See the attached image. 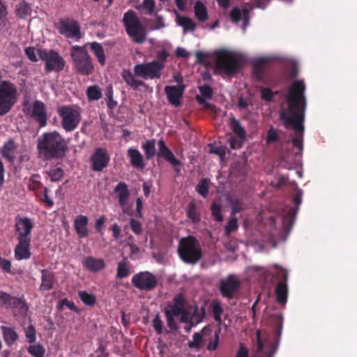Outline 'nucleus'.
Listing matches in <instances>:
<instances>
[{"instance_id":"obj_1","label":"nucleus","mask_w":357,"mask_h":357,"mask_svg":"<svg viewBox=\"0 0 357 357\" xmlns=\"http://www.w3.org/2000/svg\"><path fill=\"white\" fill-rule=\"evenodd\" d=\"M305 91V86L303 80L294 82L289 88L286 98L288 108L287 110H282L280 113V119L284 126H292L296 131V136L292 139V143L301 151L303 148V122L306 107Z\"/></svg>"},{"instance_id":"obj_2","label":"nucleus","mask_w":357,"mask_h":357,"mask_svg":"<svg viewBox=\"0 0 357 357\" xmlns=\"http://www.w3.org/2000/svg\"><path fill=\"white\" fill-rule=\"evenodd\" d=\"M68 142L57 131L43 133L37 139V150L44 160L63 159L68 152Z\"/></svg>"},{"instance_id":"obj_3","label":"nucleus","mask_w":357,"mask_h":357,"mask_svg":"<svg viewBox=\"0 0 357 357\" xmlns=\"http://www.w3.org/2000/svg\"><path fill=\"white\" fill-rule=\"evenodd\" d=\"M177 252L181 259L188 264H197L202 258L200 243L194 236H188L180 239Z\"/></svg>"},{"instance_id":"obj_4","label":"nucleus","mask_w":357,"mask_h":357,"mask_svg":"<svg viewBox=\"0 0 357 357\" xmlns=\"http://www.w3.org/2000/svg\"><path fill=\"white\" fill-rule=\"evenodd\" d=\"M126 33L137 44H142L146 39V29L141 23L135 11L129 10L122 20Z\"/></svg>"},{"instance_id":"obj_5","label":"nucleus","mask_w":357,"mask_h":357,"mask_svg":"<svg viewBox=\"0 0 357 357\" xmlns=\"http://www.w3.org/2000/svg\"><path fill=\"white\" fill-rule=\"evenodd\" d=\"M73 61V67L82 75H90L94 71L93 61L85 47L73 45L70 50Z\"/></svg>"},{"instance_id":"obj_6","label":"nucleus","mask_w":357,"mask_h":357,"mask_svg":"<svg viewBox=\"0 0 357 357\" xmlns=\"http://www.w3.org/2000/svg\"><path fill=\"white\" fill-rule=\"evenodd\" d=\"M215 66L231 76L239 71L241 61L234 53L222 50L215 53Z\"/></svg>"},{"instance_id":"obj_7","label":"nucleus","mask_w":357,"mask_h":357,"mask_svg":"<svg viewBox=\"0 0 357 357\" xmlns=\"http://www.w3.org/2000/svg\"><path fill=\"white\" fill-rule=\"evenodd\" d=\"M57 112L61 119V126L66 132L75 130L81 121L80 108L77 106H62Z\"/></svg>"},{"instance_id":"obj_8","label":"nucleus","mask_w":357,"mask_h":357,"mask_svg":"<svg viewBox=\"0 0 357 357\" xmlns=\"http://www.w3.org/2000/svg\"><path fill=\"white\" fill-rule=\"evenodd\" d=\"M163 68L162 62L152 61L135 65L133 71L136 76L144 79H153L161 77Z\"/></svg>"},{"instance_id":"obj_9","label":"nucleus","mask_w":357,"mask_h":357,"mask_svg":"<svg viewBox=\"0 0 357 357\" xmlns=\"http://www.w3.org/2000/svg\"><path fill=\"white\" fill-rule=\"evenodd\" d=\"M55 27L59 33L66 38L73 39L79 41L82 38L79 24L73 18L60 19L56 24Z\"/></svg>"},{"instance_id":"obj_10","label":"nucleus","mask_w":357,"mask_h":357,"mask_svg":"<svg viewBox=\"0 0 357 357\" xmlns=\"http://www.w3.org/2000/svg\"><path fill=\"white\" fill-rule=\"evenodd\" d=\"M38 56L40 59L45 61V71L46 73L60 72L64 68V59L53 50L48 51L45 49H38Z\"/></svg>"},{"instance_id":"obj_11","label":"nucleus","mask_w":357,"mask_h":357,"mask_svg":"<svg viewBox=\"0 0 357 357\" xmlns=\"http://www.w3.org/2000/svg\"><path fill=\"white\" fill-rule=\"evenodd\" d=\"M17 91L14 84L1 81V116L10 111L17 102Z\"/></svg>"},{"instance_id":"obj_12","label":"nucleus","mask_w":357,"mask_h":357,"mask_svg":"<svg viewBox=\"0 0 357 357\" xmlns=\"http://www.w3.org/2000/svg\"><path fill=\"white\" fill-rule=\"evenodd\" d=\"M274 267L278 268L276 277L280 280L275 289L276 301L281 305H284L288 297L287 279L289 273L287 270L280 267L278 264H275Z\"/></svg>"},{"instance_id":"obj_13","label":"nucleus","mask_w":357,"mask_h":357,"mask_svg":"<svg viewBox=\"0 0 357 357\" xmlns=\"http://www.w3.org/2000/svg\"><path fill=\"white\" fill-rule=\"evenodd\" d=\"M131 281L135 288L146 291L153 290L158 284L157 277L149 271H142L134 275Z\"/></svg>"},{"instance_id":"obj_14","label":"nucleus","mask_w":357,"mask_h":357,"mask_svg":"<svg viewBox=\"0 0 357 357\" xmlns=\"http://www.w3.org/2000/svg\"><path fill=\"white\" fill-rule=\"evenodd\" d=\"M240 287L241 283L234 275H229L225 279L220 281V292L222 297L227 299L235 298Z\"/></svg>"},{"instance_id":"obj_15","label":"nucleus","mask_w":357,"mask_h":357,"mask_svg":"<svg viewBox=\"0 0 357 357\" xmlns=\"http://www.w3.org/2000/svg\"><path fill=\"white\" fill-rule=\"evenodd\" d=\"M109 161L107 150L105 148H96L90 158L91 168L94 172H102L107 167Z\"/></svg>"},{"instance_id":"obj_16","label":"nucleus","mask_w":357,"mask_h":357,"mask_svg":"<svg viewBox=\"0 0 357 357\" xmlns=\"http://www.w3.org/2000/svg\"><path fill=\"white\" fill-rule=\"evenodd\" d=\"M1 304L16 310L15 313L22 316H26L28 306L25 301L20 298L11 296L10 294L1 291Z\"/></svg>"},{"instance_id":"obj_17","label":"nucleus","mask_w":357,"mask_h":357,"mask_svg":"<svg viewBox=\"0 0 357 357\" xmlns=\"http://www.w3.org/2000/svg\"><path fill=\"white\" fill-rule=\"evenodd\" d=\"M15 227L17 232V239H31L30 235L33 228V223L31 218L16 217Z\"/></svg>"},{"instance_id":"obj_18","label":"nucleus","mask_w":357,"mask_h":357,"mask_svg":"<svg viewBox=\"0 0 357 357\" xmlns=\"http://www.w3.org/2000/svg\"><path fill=\"white\" fill-rule=\"evenodd\" d=\"M158 151L157 153L158 158H162L174 167L176 173H180L181 169L178 167L181 165V162L177 158H176L173 152L166 145L165 142L162 139H160L158 142Z\"/></svg>"},{"instance_id":"obj_19","label":"nucleus","mask_w":357,"mask_h":357,"mask_svg":"<svg viewBox=\"0 0 357 357\" xmlns=\"http://www.w3.org/2000/svg\"><path fill=\"white\" fill-rule=\"evenodd\" d=\"M158 151L157 153L158 158H162L174 167L176 173H180L181 169L178 167L181 165V162L177 158H176L173 152L166 145L165 142L162 139H160L158 142Z\"/></svg>"},{"instance_id":"obj_20","label":"nucleus","mask_w":357,"mask_h":357,"mask_svg":"<svg viewBox=\"0 0 357 357\" xmlns=\"http://www.w3.org/2000/svg\"><path fill=\"white\" fill-rule=\"evenodd\" d=\"M39 124L40 127L47 125V115L45 104L40 100H36L32 105L31 114H29Z\"/></svg>"},{"instance_id":"obj_21","label":"nucleus","mask_w":357,"mask_h":357,"mask_svg":"<svg viewBox=\"0 0 357 357\" xmlns=\"http://www.w3.org/2000/svg\"><path fill=\"white\" fill-rule=\"evenodd\" d=\"M184 90L185 86L183 84L180 86H166L165 87V92L167 94L169 102L175 107H179Z\"/></svg>"},{"instance_id":"obj_22","label":"nucleus","mask_w":357,"mask_h":357,"mask_svg":"<svg viewBox=\"0 0 357 357\" xmlns=\"http://www.w3.org/2000/svg\"><path fill=\"white\" fill-rule=\"evenodd\" d=\"M14 256L18 261L29 259L31 256V239H17V244L14 249Z\"/></svg>"},{"instance_id":"obj_23","label":"nucleus","mask_w":357,"mask_h":357,"mask_svg":"<svg viewBox=\"0 0 357 357\" xmlns=\"http://www.w3.org/2000/svg\"><path fill=\"white\" fill-rule=\"evenodd\" d=\"M18 154L17 146L12 139L6 142L1 148V156L10 162H14Z\"/></svg>"},{"instance_id":"obj_24","label":"nucleus","mask_w":357,"mask_h":357,"mask_svg":"<svg viewBox=\"0 0 357 357\" xmlns=\"http://www.w3.org/2000/svg\"><path fill=\"white\" fill-rule=\"evenodd\" d=\"M41 273V284L39 289L40 291H49L54 287V283L56 282L54 273L47 269H42Z\"/></svg>"},{"instance_id":"obj_25","label":"nucleus","mask_w":357,"mask_h":357,"mask_svg":"<svg viewBox=\"0 0 357 357\" xmlns=\"http://www.w3.org/2000/svg\"><path fill=\"white\" fill-rule=\"evenodd\" d=\"M88 223L89 218L86 216L79 215L76 217L74 222V227L79 238H83L89 236Z\"/></svg>"},{"instance_id":"obj_26","label":"nucleus","mask_w":357,"mask_h":357,"mask_svg":"<svg viewBox=\"0 0 357 357\" xmlns=\"http://www.w3.org/2000/svg\"><path fill=\"white\" fill-rule=\"evenodd\" d=\"M185 215L192 223L197 225L201 222L202 210L195 201H191L185 209Z\"/></svg>"},{"instance_id":"obj_27","label":"nucleus","mask_w":357,"mask_h":357,"mask_svg":"<svg viewBox=\"0 0 357 357\" xmlns=\"http://www.w3.org/2000/svg\"><path fill=\"white\" fill-rule=\"evenodd\" d=\"M127 155L132 167L141 169L145 167L143 156L138 149L135 148L128 149Z\"/></svg>"},{"instance_id":"obj_28","label":"nucleus","mask_w":357,"mask_h":357,"mask_svg":"<svg viewBox=\"0 0 357 357\" xmlns=\"http://www.w3.org/2000/svg\"><path fill=\"white\" fill-rule=\"evenodd\" d=\"M230 17L234 23H238L242 20L244 28H245L249 22L250 12L246 8L241 11L239 8L234 7L230 13Z\"/></svg>"},{"instance_id":"obj_29","label":"nucleus","mask_w":357,"mask_h":357,"mask_svg":"<svg viewBox=\"0 0 357 357\" xmlns=\"http://www.w3.org/2000/svg\"><path fill=\"white\" fill-rule=\"evenodd\" d=\"M135 76V73H132L129 70L124 69L121 73L123 79L132 89L136 90L139 86H146V84L143 81L137 79Z\"/></svg>"},{"instance_id":"obj_30","label":"nucleus","mask_w":357,"mask_h":357,"mask_svg":"<svg viewBox=\"0 0 357 357\" xmlns=\"http://www.w3.org/2000/svg\"><path fill=\"white\" fill-rule=\"evenodd\" d=\"M114 192L118 197L119 205L121 206H126L130 196V192L126 183L119 182L115 187Z\"/></svg>"},{"instance_id":"obj_31","label":"nucleus","mask_w":357,"mask_h":357,"mask_svg":"<svg viewBox=\"0 0 357 357\" xmlns=\"http://www.w3.org/2000/svg\"><path fill=\"white\" fill-rule=\"evenodd\" d=\"M86 268L92 272H97L105 268V264L103 259H96L93 257H87L83 261Z\"/></svg>"},{"instance_id":"obj_32","label":"nucleus","mask_w":357,"mask_h":357,"mask_svg":"<svg viewBox=\"0 0 357 357\" xmlns=\"http://www.w3.org/2000/svg\"><path fill=\"white\" fill-rule=\"evenodd\" d=\"M3 340L8 346L13 345L18 339V335L13 328L1 326Z\"/></svg>"},{"instance_id":"obj_33","label":"nucleus","mask_w":357,"mask_h":357,"mask_svg":"<svg viewBox=\"0 0 357 357\" xmlns=\"http://www.w3.org/2000/svg\"><path fill=\"white\" fill-rule=\"evenodd\" d=\"M15 13L20 18L25 19L31 14V6L24 0H22L16 5Z\"/></svg>"},{"instance_id":"obj_34","label":"nucleus","mask_w":357,"mask_h":357,"mask_svg":"<svg viewBox=\"0 0 357 357\" xmlns=\"http://www.w3.org/2000/svg\"><path fill=\"white\" fill-rule=\"evenodd\" d=\"M194 11L196 18L199 22H204L208 19L206 7L202 1H197L195 2L194 6Z\"/></svg>"},{"instance_id":"obj_35","label":"nucleus","mask_w":357,"mask_h":357,"mask_svg":"<svg viewBox=\"0 0 357 357\" xmlns=\"http://www.w3.org/2000/svg\"><path fill=\"white\" fill-rule=\"evenodd\" d=\"M91 50L93 52L94 55L97 58V60L100 66L105 64V55L102 45L97 42H93L89 43Z\"/></svg>"},{"instance_id":"obj_36","label":"nucleus","mask_w":357,"mask_h":357,"mask_svg":"<svg viewBox=\"0 0 357 357\" xmlns=\"http://www.w3.org/2000/svg\"><path fill=\"white\" fill-rule=\"evenodd\" d=\"M142 149L144 151L146 159L149 160L153 158L156 153L155 140L151 139L142 144Z\"/></svg>"},{"instance_id":"obj_37","label":"nucleus","mask_w":357,"mask_h":357,"mask_svg":"<svg viewBox=\"0 0 357 357\" xmlns=\"http://www.w3.org/2000/svg\"><path fill=\"white\" fill-rule=\"evenodd\" d=\"M229 127L233 132L240 139H243L245 137V130L241 126V124L238 120L235 117L230 119Z\"/></svg>"},{"instance_id":"obj_38","label":"nucleus","mask_w":357,"mask_h":357,"mask_svg":"<svg viewBox=\"0 0 357 357\" xmlns=\"http://www.w3.org/2000/svg\"><path fill=\"white\" fill-rule=\"evenodd\" d=\"M177 23L181 26L185 31H194L196 28V24L188 17L178 16Z\"/></svg>"},{"instance_id":"obj_39","label":"nucleus","mask_w":357,"mask_h":357,"mask_svg":"<svg viewBox=\"0 0 357 357\" xmlns=\"http://www.w3.org/2000/svg\"><path fill=\"white\" fill-rule=\"evenodd\" d=\"M296 215V211L293 208H290L288 212L282 218V225L285 230H290L293 224Z\"/></svg>"},{"instance_id":"obj_40","label":"nucleus","mask_w":357,"mask_h":357,"mask_svg":"<svg viewBox=\"0 0 357 357\" xmlns=\"http://www.w3.org/2000/svg\"><path fill=\"white\" fill-rule=\"evenodd\" d=\"M204 342L203 335L200 333H195L192 335V341L188 343V347L190 349L199 350Z\"/></svg>"},{"instance_id":"obj_41","label":"nucleus","mask_w":357,"mask_h":357,"mask_svg":"<svg viewBox=\"0 0 357 357\" xmlns=\"http://www.w3.org/2000/svg\"><path fill=\"white\" fill-rule=\"evenodd\" d=\"M87 98L89 100H98L102 97V92L97 85L90 86L86 89Z\"/></svg>"},{"instance_id":"obj_42","label":"nucleus","mask_w":357,"mask_h":357,"mask_svg":"<svg viewBox=\"0 0 357 357\" xmlns=\"http://www.w3.org/2000/svg\"><path fill=\"white\" fill-rule=\"evenodd\" d=\"M29 189L36 192H39L43 187L42 183L40 181V176L38 174L32 175L29 180Z\"/></svg>"},{"instance_id":"obj_43","label":"nucleus","mask_w":357,"mask_h":357,"mask_svg":"<svg viewBox=\"0 0 357 357\" xmlns=\"http://www.w3.org/2000/svg\"><path fill=\"white\" fill-rule=\"evenodd\" d=\"M80 300L88 306H93L96 303V296L93 294H89L85 291H79L78 293Z\"/></svg>"},{"instance_id":"obj_44","label":"nucleus","mask_w":357,"mask_h":357,"mask_svg":"<svg viewBox=\"0 0 357 357\" xmlns=\"http://www.w3.org/2000/svg\"><path fill=\"white\" fill-rule=\"evenodd\" d=\"M27 351L33 357H44L45 349L43 345L38 344L30 345L27 348Z\"/></svg>"},{"instance_id":"obj_45","label":"nucleus","mask_w":357,"mask_h":357,"mask_svg":"<svg viewBox=\"0 0 357 357\" xmlns=\"http://www.w3.org/2000/svg\"><path fill=\"white\" fill-rule=\"evenodd\" d=\"M229 204L231 207V215H234L235 214L240 213L246 208L245 203L238 199H231L229 201Z\"/></svg>"},{"instance_id":"obj_46","label":"nucleus","mask_w":357,"mask_h":357,"mask_svg":"<svg viewBox=\"0 0 357 357\" xmlns=\"http://www.w3.org/2000/svg\"><path fill=\"white\" fill-rule=\"evenodd\" d=\"M208 182L206 178H202L196 187V191L204 198H206L209 194Z\"/></svg>"},{"instance_id":"obj_47","label":"nucleus","mask_w":357,"mask_h":357,"mask_svg":"<svg viewBox=\"0 0 357 357\" xmlns=\"http://www.w3.org/2000/svg\"><path fill=\"white\" fill-rule=\"evenodd\" d=\"M211 215L214 219L218 222L223 220V215L222 214V206L216 202H213L211 206Z\"/></svg>"},{"instance_id":"obj_48","label":"nucleus","mask_w":357,"mask_h":357,"mask_svg":"<svg viewBox=\"0 0 357 357\" xmlns=\"http://www.w3.org/2000/svg\"><path fill=\"white\" fill-rule=\"evenodd\" d=\"M130 273V270L124 261H120L118 264L116 278L119 279L127 278Z\"/></svg>"},{"instance_id":"obj_49","label":"nucleus","mask_w":357,"mask_h":357,"mask_svg":"<svg viewBox=\"0 0 357 357\" xmlns=\"http://www.w3.org/2000/svg\"><path fill=\"white\" fill-rule=\"evenodd\" d=\"M1 270L12 275L21 274L22 272L20 269L13 268L9 260L3 259H1Z\"/></svg>"},{"instance_id":"obj_50","label":"nucleus","mask_w":357,"mask_h":357,"mask_svg":"<svg viewBox=\"0 0 357 357\" xmlns=\"http://www.w3.org/2000/svg\"><path fill=\"white\" fill-rule=\"evenodd\" d=\"M264 62L260 61L257 62L253 66V76L259 81L264 79Z\"/></svg>"},{"instance_id":"obj_51","label":"nucleus","mask_w":357,"mask_h":357,"mask_svg":"<svg viewBox=\"0 0 357 357\" xmlns=\"http://www.w3.org/2000/svg\"><path fill=\"white\" fill-rule=\"evenodd\" d=\"M48 176L50 178L51 181L56 182L60 181L63 176V170L60 167H56L52 169L47 172Z\"/></svg>"},{"instance_id":"obj_52","label":"nucleus","mask_w":357,"mask_h":357,"mask_svg":"<svg viewBox=\"0 0 357 357\" xmlns=\"http://www.w3.org/2000/svg\"><path fill=\"white\" fill-rule=\"evenodd\" d=\"M48 189L46 187L43 188V191L36 192V196L47 206L51 207L53 206V201L48 197Z\"/></svg>"},{"instance_id":"obj_53","label":"nucleus","mask_w":357,"mask_h":357,"mask_svg":"<svg viewBox=\"0 0 357 357\" xmlns=\"http://www.w3.org/2000/svg\"><path fill=\"white\" fill-rule=\"evenodd\" d=\"M184 308L178 307V306H175L174 305H169L165 310V315H171L173 317H178L182 314Z\"/></svg>"},{"instance_id":"obj_54","label":"nucleus","mask_w":357,"mask_h":357,"mask_svg":"<svg viewBox=\"0 0 357 357\" xmlns=\"http://www.w3.org/2000/svg\"><path fill=\"white\" fill-rule=\"evenodd\" d=\"M238 225L237 218H232L231 219L229 220V221L225 226V234L227 236H229L231 233L235 231L238 229Z\"/></svg>"},{"instance_id":"obj_55","label":"nucleus","mask_w":357,"mask_h":357,"mask_svg":"<svg viewBox=\"0 0 357 357\" xmlns=\"http://www.w3.org/2000/svg\"><path fill=\"white\" fill-rule=\"evenodd\" d=\"M278 91L273 92L269 88H262L261 91V99L266 102H271L274 96L278 94Z\"/></svg>"},{"instance_id":"obj_56","label":"nucleus","mask_w":357,"mask_h":357,"mask_svg":"<svg viewBox=\"0 0 357 357\" xmlns=\"http://www.w3.org/2000/svg\"><path fill=\"white\" fill-rule=\"evenodd\" d=\"M220 329L215 331L213 339L209 341L208 344L207 346L208 350L215 351L218 348L220 340Z\"/></svg>"},{"instance_id":"obj_57","label":"nucleus","mask_w":357,"mask_h":357,"mask_svg":"<svg viewBox=\"0 0 357 357\" xmlns=\"http://www.w3.org/2000/svg\"><path fill=\"white\" fill-rule=\"evenodd\" d=\"M200 93L202 98L206 99H211L213 97V90L211 86L208 85H204L199 87Z\"/></svg>"},{"instance_id":"obj_58","label":"nucleus","mask_w":357,"mask_h":357,"mask_svg":"<svg viewBox=\"0 0 357 357\" xmlns=\"http://www.w3.org/2000/svg\"><path fill=\"white\" fill-rule=\"evenodd\" d=\"M25 337L29 343H33L36 341V329L32 324L26 329Z\"/></svg>"},{"instance_id":"obj_59","label":"nucleus","mask_w":357,"mask_h":357,"mask_svg":"<svg viewBox=\"0 0 357 357\" xmlns=\"http://www.w3.org/2000/svg\"><path fill=\"white\" fill-rule=\"evenodd\" d=\"M130 227L132 232L136 235L140 234L142 231V224L134 218L130 220Z\"/></svg>"},{"instance_id":"obj_60","label":"nucleus","mask_w":357,"mask_h":357,"mask_svg":"<svg viewBox=\"0 0 357 357\" xmlns=\"http://www.w3.org/2000/svg\"><path fill=\"white\" fill-rule=\"evenodd\" d=\"M38 50L33 47H28L25 49V54L29 59L32 62H37L38 59L37 57Z\"/></svg>"},{"instance_id":"obj_61","label":"nucleus","mask_w":357,"mask_h":357,"mask_svg":"<svg viewBox=\"0 0 357 357\" xmlns=\"http://www.w3.org/2000/svg\"><path fill=\"white\" fill-rule=\"evenodd\" d=\"M153 327L158 335L162 334L163 324L158 313L153 320Z\"/></svg>"},{"instance_id":"obj_62","label":"nucleus","mask_w":357,"mask_h":357,"mask_svg":"<svg viewBox=\"0 0 357 357\" xmlns=\"http://www.w3.org/2000/svg\"><path fill=\"white\" fill-rule=\"evenodd\" d=\"M205 315V310L202 308V313H199L197 310L194 312V313L190 317V322H192L195 325L202 321Z\"/></svg>"},{"instance_id":"obj_63","label":"nucleus","mask_w":357,"mask_h":357,"mask_svg":"<svg viewBox=\"0 0 357 357\" xmlns=\"http://www.w3.org/2000/svg\"><path fill=\"white\" fill-rule=\"evenodd\" d=\"M155 4L154 0H144L143 7L148 10L147 14H152L154 10Z\"/></svg>"},{"instance_id":"obj_64","label":"nucleus","mask_w":357,"mask_h":357,"mask_svg":"<svg viewBox=\"0 0 357 357\" xmlns=\"http://www.w3.org/2000/svg\"><path fill=\"white\" fill-rule=\"evenodd\" d=\"M236 357H248V350L242 343L240 344Z\"/></svg>"}]
</instances>
